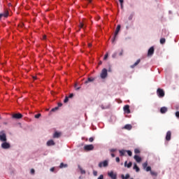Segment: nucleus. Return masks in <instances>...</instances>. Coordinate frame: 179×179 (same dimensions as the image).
Returning <instances> with one entry per match:
<instances>
[{"instance_id": "1", "label": "nucleus", "mask_w": 179, "mask_h": 179, "mask_svg": "<svg viewBox=\"0 0 179 179\" xmlns=\"http://www.w3.org/2000/svg\"><path fill=\"white\" fill-rule=\"evenodd\" d=\"M120 30H121V25L118 24L115 31V34L112 41L113 43H114V41L117 40V37L118 36V33H120Z\"/></svg>"}, {"instance_id": "2", "label": "nucleus", "mask_w": 179, "mask_h": 179, "mask_svg": "<svg viewBox=\"0 0 179 179\" xmlns=\"http://www.w3.org/2000/svg\"><path fill=\"white\" fill-rule=\"evenodd\" d=\"M107 76H108L107 69H103L100 73L101 79H106Z\"/></svg>"}, {"instance_id": "3", "label": "nucleus", "mask_w": 179, "mask_h": 179, "mask_svg": "<svg viewBox=\"0 0 179 179\" xmlns=\"http://www.w3.org/2000/svg\"><path fill=\"white\" fill-rule=\"evenodd\" d=\"M8 139L6 138V133L5 131H0V141L1 142H6Z\"/></svg>"}, {"instance_id": "4", "label": "nucleus", "mask_w": 179, "mask_h": 179, "mask_svg": "<svg viewBox=\"0 0 179 179\" xmlns=\"http://www.w3.org/2000/svg\"><path fill=\"white\" fill-rule=\"evenodd\" d=\"M9 16V11L6 10L2 13H0V20H2V19H6Z\"/></svg>"}, {"instance_id": "5", "label": "nucleus", "mask_w": 179, "mask_h": 179, "mask_svg": "<svg viewBox=\"0 0 179 179\" xmlns=\"http://www.w3.org/2000/svg\"><path fill=\"white\" fill-rule=\"evenodd\" d=\"M157 94L158 97H160V98L163 97L165 95L164 90H163V89H161V88H158L157 90Z\"/></svg>"}, {"instance_id": "6", "label": "nucleus", "mask_w": 179, "mask_h": 179, "mask_svg": "<svg viewBox=\"0 0 179 179\" xmlns=\"http://www.w3.org/2000/svg\"><path fill=\"white\" fill-rule=\"evenodd\" d=\"M2 149H10V144L6 141H4L1 144Z\"/></svg>"}, {"instance_id": "7", "label": "nucleus", "mask_w": 179, "mask_h": 179, "mask_svg": "<svg viewBox=\"0 0 179 179\" xmlns=\"http://www.w3.org/2000/svg\"><path fill=\"white\" fill-rule=\"evenodd\" d=\"M84 149L89 152V150H93L94 149V146L93 145H86L84 146Z\"/></svg>"}, {"instance_id": "8", "label": "nucleus", "mask_w": 179, "mask_h": 179, "mask_svg": "<svg viewBox=\"0 0 179 179\" xmlns=\"http://www.w3.org/2000/svg\"><path fill=\"white\" fill-rule=\"evenodd\" d=\"M23 117V115L22 113H15L13 115V118H15V120H20V118Z\"/></svg>"}, {"instance_id": "9", "label": "nucleus", "mask_w": 179, "mask_h": 179, "mask_svg": "<svg viewBox=\"0 0 179 179\" xmlns=\"http://www.w3.org/2000/svg\"><path fill=\"white\" fill-rule=\"evenodd\" d=\"M107 166H108V161L107 160H105L99 164V167H107Z\"/></svg>"}, {"instance_id": "10", "label": "nucleus", "mask_w": 179, "mask_h": 179, "mask_svg": "<svg viewBox=\"0 0 179 179\" xmlns=\"http://www.w3.org/2000/svg\"><path fill=\"white\" fill-rule=\"evenodd\" d=\"M153 54H155V48L154 47H151L148 52V57H152V55H153Z\"/></svg>"}, {"instance_id": "11", "label": "nucleus", "mask_w": 179, "mask_h": 179, "mask_svg": "<svg viewBox=\"0 0 179 179\" xmlns=\"http://www.w3.org/2000/svg\"><path fill=\"white\" fill-rule=\"evenodd\" d=\"M123 110L126 114H131V110H129V105H126L124 106Z\"/></svg>"}, {"instance_id": "12", "label": "nucleus", "mask_w": 179, "mask_h": 179, "mask_svg": "<svg viewBox=\"0 0 179 179\" xmlns=\"http://www.w3.org/2000/svg\"><path fill=\"white\" fill-rule=\"evenodd\" d=\"M108 176L111 178V179H117V173H114L113 171H110L108 173Z\"/></svg>"}, {"instance_id": "13", "label": "nucleus", "mask_w": 179, "mask_h": 179, "mask_svg": "<svg viewBox=\"0 0 179 179\" xmlns=\"http://www.w3.org/2000/svg\"><path fill=\"white\" fill-rule=\"evenodd\" d=\"M167 110H168V109H167V107H166V106L162 107L160 108L161 114H166V113H167Z\"/></svg>"}, {"instance_id": "14", "label": "nucleus", "mask_w": 179, "mask_h": 179, "mask_svg": "<svg viewBox=\"0 0 179 179\" xmlns=\"http://www.w3.org/2000/svg\"><path fill=\"white\" fill-rule=\"evenodd\" d=\"M134 159L137 162V163H141L142 162V158L138 155H134Z\"/></svg>"}, {"instance_id": "15", "label": "nucleus", "mask_w": 179, "mask_h": 179, "mask_svg": "<svg viewBox=\"0 0 179 179\" xmlns=\"http://www.w3.org/2000/svg\"><path fill=\"white\" fill-rule=\"evenodd\" d=\"M61 135H62V133L58 132V131H55V134H53V138H59L61 136Z\"/></svg>"}, {"instance_id": "16", "label": "nucleus", "mask_w": 179, "mask_h": 179, "mask_svg": "<svg viewBox=\"0 0 179 179\" xmlns=\"http://www.w3.org/2000/svg\"><path fill=\"white\" fill-rule=\"evenodd\" d=\"M171 139V131H169L166 133V141H170Z\"/></svg>"}, {"instance_id": "17", "label": "nucleus", "mask_w": 179, "mask_h": 179, "mask_svg": "<svg viewBox=\"0 0 179 179\" xmlns=\"http://www.w3.org/2000/svg\"><path fill=\"white\" fill-rule=\"evenodd\" d=\"M127 163H128V162H124V167H127V169H131V167H132V162H129L128 164H127Z\"/></svg>"}, {"instance_id": "18", "label": "nucleus", "mask_w": 179, "mask_h": 179, "mask_svg": "<svg viewBox=\"0 0 179 179\" xmlns=\"http://www.w3.org/2000/svg\"><path fill=\"white\" fill-rule=\"evenodd\" d=\"M55 145V143L52 140H50L47 142L48 146H54Z\"/></svg>"}, {"instance_id": "19", "label": "nucleus", "mask_w": 179, "mask_h": 179, "mask_svg": "<svg viewBox=\"0 0 179 179\" xmlns=\"http://www.w3.org/2000/svg\"><path fill=\"white\" fill-rule=\"evenodd\" d=\"M124 128V129H127L128 131H131V129H132V125L126 124Z\"/></svg>"}, {"instance_id": "20", "label": "nucleus", "mask_w": 179, "mask_h": 179, "mask_svg": "<svg viewBox=\"0 0 179 179\" xmlns=\"http://www.w3.org/2000/svg\"><path fill=\"white\" fill-rule=\"evenodd\" d=\"M139 62H141V59H138L133 65L131 66V68H135V66L139 65Z\"/></svg>"}, {"instance_id": "21", "label": "nucleus", "mask_w": 179, "mask_h": 179, "mask_svg": "<svg viewBox=\"0 0 179 179\" xmlns=\"http://www.w3.org/2000/svg\"><path fill=\"white\" fill-rule=\"evenodd\" d=\"M120 156H125V153H127V150H119Z\"/></svg>"}, {"instance_id": "22", "label": "nucleus", "mask_w": 179, "mask_h": 179, "mask_svg": "<svg viewBox=\"0 0 179 179\" xmlns=\"http://www.w3.org/2000/svg\"><path fill=\"white\" fill-rule=\"evenodd\" d=\"M94 78H88L87 80H86L85 82V85H87V83H89V82H94Z\"/></svg>"}, {"instance_id": "23", "label": "nucleus", "mask_w": 179, "mask_h": 179, "mask_svg": "<svg viewBox=\"0 0 179 179\" xmlns=\"http://www.w3.org/2000/svg\"><path fill=\"white\" fill-rule=\"evenodd\" d=\"M78 169L80 171L81 174H86V171L83 170L80 165H78Z\"/></svg>"}, {"instance_id": "24", "label": "nucleus", "mask_w": 179, "mask_h": 179, "mask_svg": "<svg viewBox=\"0 0 179 179\" xmlns=\"http://www.w3.org/2000/svg\"><path fill=\"white\" fill-rule=\"evenodd\" d=\"M133 169L134 170H136V173H138V171H140L139 167L138 166V165H136V164H134Z\"/></svg>"}, {"instance_id": "25", "label": "nucleus", "mask_w": 179, "mask_h": 179, "mask_svg": "<svg viewBox=\"0 0 179 179\" xmlns=\"http://www.w3.org/2000/svg\"><path fill=\"white\" fill-rule=\"evenodd\" d=\"M64 168L68 167V164H64L63 162H62V163L60 164L59 168H60V169H64Z\"/></svg>"}, {"instance_id": "26", "label": "nucleus", "mask_w": 179, "mask_h": 179, "mask_svg": "<svg viewBox=\"0 0 179 179\" xmlns=\"http://www.w3.org/2000/svg\"><path fill=\"white\" fill-rule=\"evenodd\" d=\"M121 178H122V179H128V178H129V174L127 173V174H126V176L122 175V176H121Z\"/></svg>"}, {"instance_id": "27", "label": "nucleus", "mask_w": 179, "mask_h": 179, "mask_svg": "<svg viewBox=\"0 0 179 179\" xmlns=\"http://www.w3.org/2000/svg\"><path fill=\"white\" fill-rule=\"evenodd\" d=\"M166 43V38H162L160 39V44H164Z\"/></svg>"}, {"instance_id": "28", "label": "nucleus", "mask_w": 179, "mask_h": 179, "mask_svg": "<svg viewBox=\"0 0 179 179\" xmlns=\"http://www.w3.org/2000/svg\"><path fill=\"white\" fill-rule=\"evenodd\" d=\"M15 26H17V27H24V23H20V24H17Z\"/></svg>"}, {"instance_id": "29", "label": "nucleus", "mask_w": 179, "mask_h": 179, "mask_svg": "<svg viewBox=\"0 0 179 179\" xmlns=\"http://www.w3.org/2000/svg\"><path fill=\"white\" fill-rule=\"evenodd\" d=\"M163 36H166V37L169 36V31L164 30L163 31Z\"/></svg>"}, {"instance_id": "30", "label": "nucleus", "mask_w": 179, "mask_h": 179, "mask_svg": "<svg viewBox=\"0 0 179 179\" xmlns=\"http://www.w3.org/2000/svg\"><path fill=\"white\" fill-rule=\"evenodd\" d=\"M151 176H155V177L157 176V173L153 171H150Z\"/></svg>"}, {"instance_id": "31", "label": "nucleus", "mask_w": 179, "mask_h": 179, "mask_svg": "<svg viewBox=\"0 0 179 179\" xmlns=\"http://www.w3.org/2000/svg\"><path fill=\"white\" fill-rule=\"evenodd\" d=\"M134 153H135L136 155H138V153H141V150H139V149H138V148H136V149L134 150Z\"/></svg>"}, {"instance_id": "32", "label": "nucleus", "mask_w": 179, "mask_h": 179, "mask_svg": "<svg viewBox=\"0 0 179 179\" xmlns=\"http://www.w3.org/2000/svg\"><path fill=\"white\" fill-rule=\"evenodd\" d=\"M78 27H80V29H83V27H85V24L83 23H80L78 24Z\"/></svg>"}, {"instance_id": "33", "label": "nucleus", "mask_w": 179, "mask_h": 179, "mask_svg": "<svg viewBox=\"0 0 179 179\" xmlns=\"http://www.w3.org/2000/svg\"><path fill=\"white\" fill-rule=\"evenodd\" d=\"M59 108L58 106H57V107H55V108H52L51 111H52V113H54V112L57 111Z\"/></svg>"}, {"instance_id": "34", "label": "nucleus", "mask_w": 179, "mask_h": 179, "mask_svg": "<svg viewBox=\"0 0 179 179\" xmlns=\"http://www.w3.org/2000/svg\"><path fill=\"white\" fill-rule=\"evenodd\" d=\"M143 169H146L148 167V162H144L143 164Z\"/></svg>"}, {"instance_id": "35", "label": "nucleus", "mask_w": 179, "mask_h": 179, "mask_svg": "<svg viewBox=\"0 0 179 179\" xmlns=\"http://www.w3.org/2000/svg\"><path fill=\"white\" fill-rule=\"evenodd\" d=\"M145 171H152V167H150V166H147V167L145 168Z\"/></svg>"}, {"instance_id": "36", "label": "nucleus", "mask_w": 179, "mask_h": 179, "mask_svg": "<svg viewBox=\"0 0 179 179\" xmlns=\"http://www.w3.org/2000/svg\"><path fill=\"white\" fill-rule=\"evenodd\" d=\"M68 101H69V98L68 96H66L64 100V103H68Z\"/></svg>"}, {"instance_id": "37", "label": "nucleus", "mask_w": 179, "mask_h": 179, "mask_svg": "<svg viewBox=\"0 0 179 179\" xmlns=\"http://www.w3.org/2000/svg\"><path fill=\"white\" fill-rule=\"evenodd\" d=\"M126 152L128 154L129 156H132V152L131 150H126Z\"/></svg>"}, {"instance_id": "38", "label": "nucleus", "mask_w": 179, "mask_h": 179, "mask_svg": "<svg viewBox=\"0 0 179 179\" xmlns=\"http://www.w3.org/2000/svg\"><path fill=\"white\" fill-rule=\"evenodd\" d=\"M119 55H120V57H122V55H124V50H121V51L120 52V53H119Z\"/></svg>"}, {"instance_id": "39", "label": "nucleus", "mask_w": 179, "mask_h": 179, "mask_svg": "<svg viewBox=\"0 0 179 179\" xmlns=\"http://www.w3.org/2000/svg\"><path fill=\"white\" fill-rule=\"evenodd\" d=\"M41 117V114L38 113L35 115V118H40Z\"/></svg>"}, {"instance_id": "40", "label": "nucleus", "mask_w": 179, "mask_h": 179, "mask_svg": "<svg viewBox=\"0 0 179 179\" xmlns=\"http://www.w3.org/2000/svg\"><path fill=\"white\" fill-rule=\"evenodd\" d=\"M119 2H120L121 8H123L124 0H119Z\"/></svg>"}, {"instance_id": "41", "label": "nucleus", "mask_w": 179, "mask_h": 179, "mask_svg": "<svg viewBox=\"0 0 179 179\" xmlns=\"http://www.w3.org/2000/svg\"><path fill=\"white\" fill-rule=\"evenodd\" d=\"M112 58H117V52H115L112 55Z\"/></svg>"}, {"instance_id": "42", "label": "nucleus", "mask_w": 179, "mask_h": 179, "mask_svg": "<svg viewBox=\"0 0 179 179\" xmlns=\"http://www.w3.org/2000/svg\"><path fill=\"white\" fill-rule=\"evenodd\" d=\"M108 58V53H106L103 57V59L106 60Z\"/></svg>"}, {"instance_id": "43", "label": "nucleus", "mask_w": 179, "mask_h": 179, "mask_svg": "<svg viewBox=\"0 0 179 179\" xmlns=\"http://www.w3.org/2000/svg\"><path fill=\"white\" fill-rule=\"evenodd\" d=\"M101 108L102 110H106V109L108 108V107H107V106L104 107V106L101 105Z\"/></svg>"}, {"instance_id": "44", "label": "nucleus", "mask_w": 179, "mask_h": 179, "mask_svg": "<svg viewBox=\"0 0 179 179\" xmlns=\"http://www.w3.org/2000/svg\"><path fill=\"white\" fill-rule=\"evenodd\" d=\"M75 88H76V90H80V87H77L76 84L75 85Z\"/></svg>"}, {"instance_id": "45", "label": "nucleus", "mask_w": 179, "mask_h": 179, "mask_svg": "<svg viewBox=\"0 0 179 179\" xmlns=\"http://www.w3.org/2000/svg\"><path fill=\"white\" fill-rule=\"evenodd\" d=\"M93 175L96 177L97 176V171H93Z\"/></svg>"}, {"instance_id": "46", "label": "nucleus", "mask_w": 179, "mask_h": 179, "mask_svg": "<svg viewBox=\"0 0 179 179\" xmlns=\"http://www.w3.org/2000/svg\"><path fill=\"white\" fill-rule=\"evenodd\" d=\"M93 141H94V138H93V137H90V138H89V141H90V142H93Z\"/></svg>"}, {"instance_id": "47", "label": "nucleus", "mask_w": 179, "mask_h": 179, "mask_svg": "<svg viewBox=\"0 0 179 179\" xmlns=\"http://www.w3.org/2000/svg\"><path fill=\"white\" fill-rule=\"evenodd\" d=\"M132 17H134V15L131 14L129 17V20H132Z\"/></svg>"}, {"instance_id": "48", "label": "nucleus", "mask_w": 179, "mask_h": 179, "mask_svg": "<svg viewBox=\"0 0 179 179\" xmlns=\"http://www.w3.org/2000/svg\"><path fill=\"white\" fill-rule=\"evenodd\" d=\"M104 178V176L103 175H100L99 177L98 178V179H103Z\"/></svg>"}, {"instance_id": "49", "label": "nucleus", "mask_w": 179, "mask_h": 179, "mask_svg": "<svg viewBox=\"0 0 179 179\" xmlns=\"http://www.w3.org/2000/svg\"><path fill=\"white\" fill-rule=\"evenodd\" d=\"M117 163H120V157H117L115 159Z\"/></svg>"}, {"instance_id": "50", "label": "nucleus", "mask_w": 179, "mask_h": 179, "mask_svg": "<svg viewBox=\"0 0 179 179\" xmlns=\"http://www.w3.org/2000/svg\"><path fill=\"white\" fill-rule=\"evenodd\" d=\"M73 97V94H70L69 96V99H72Z\"/></svg>"}, {"instance_id": "51", "label": "nucleus", "mask_w": 179, "mask_h": 179, "mask_svg": "<svg viewBox=\"0 0 179 179\" xmlns=\"http://www.w3.org/2000/svg\"><path fill=\"white\" fill-rule=\"evenodd\" d=\"M59 108V107H62V103H58V106Z\"/></svg>"}, {"instance_id": "52", "label": "nucleus", "mask_w": 179, "mask_h": 179, "mask_svg": "<svg viewBox=\"0 0 179 179\" xmlns=\"http://www.w3.org/2000/svg\"><path fill=\"white\" fill-rule=\"evenodd\" d=\"M176 117H177L178 118H179V112H178V111H177V112L176 113Z\"/></svg>"}, {"instance_id": "53", "label": "nucleus", "mask_w": 179, "mask_h": 179, "mask_svg": "<svg viewBox=\"0 0 179 179\" xmlns=\"http://www.w3.org/2000/svg\"><path fill=\"white\" fill-rule=\"evenodd\" d=\"M55 171V168L52 167L50 169V171L54 172Z\"/></svg>"}, {"instance_id": "54", "label": "nucleus", "mask_w": 179, "mask_h": 179, "mask_svg": "<svg viewBox=\"0 0 179 179\" xmlns=\"http://www.w3.org/2000/svg\"><path fill=\"white\" fill-rule=\"evenodd\" d=\"M34 173H35L34 169H31V174H34Z\"/></svg>"}, {"instance_id": "55", "label": "nucleus", "mask_w": 179, "mask_h": 179, "mask_svg": "<svg viewBox=\"0 0 179 179\" xmlns=\"http://www.w3.org/2000/svg\"><path fill=\"white\" fill-rule=\"evenodd\" d=\"M46 38H47V36L43 35V40H45Z\"/></svg>"}, {"instance_id": "56", "label": "nucleus", "mask_w": 179, "mask_h": 179, "mask_svg": "<svg viewBox=\"0 0 179 179\" xmlns=\"http://www.w3.org/2000/svg\"><path fill=\"white\" fill-rule=\"evenodd\" d=\"M111 157H115V155L114 153H112V154H111Z\"/></svg>"}, {"instance_id": "57", "label": "nucleus", "mask_w": 179, "mask_h": 179, "mask_svg": "<svg viewBox=\"0 0 179 179\" xmlns=\"http://www.w3.org/2000/svg\"><path fill=\"white\" fill-rule=\"evenodd\" d=\"M88 3H92V0H87Z\"/></svg>"}, {"instance_id": "58", "label": "nucleus", "mask_w": 179, "mask_h": 179, "mask_svg": "<svg viewBox=\"0 0 179 179\" xmlns=\"http://www.w3.org/2000/svg\"><path fill=\"white\" fill-rule=\"evenodd\" d=\"M33 79H34V80H36V79H37V77L36 76H33Z\"/></svg>"}, {"instance_id": "59", "label": "nucleus", "mask_w": 179, "mask_h": 179, "mask_svg": "<svg viewBox=\"0 0 179 179\" xmlns=\"http://www.w3.org/2000/svg\"><path fill=\"white\" fill-rule=\"evenodd\" d=\"M115 150H116L115 149H111L110 152H115Z\"/></svg>"}, {"instance_id": "60", "label": "nucleus", "mask_w": 179, "mask_h": 179, "mask_svg": "<svg viewBox=\"0 0 179 179\" xmlns=\"http://www.w3.org/2000/svg\"><path fill=\"white\" fill-rule=\"evenodd\" d=\"M88 47H92V43H88Z\"/></svg>"}, {"instance_id": "61", "label": "nucleus", "mask_w": 179, "mask_h": 179, "mask_svg": "<svg viewBox=\"0 0 179 179\" xmlns=\"http://www.w3.org/2000/svg\"><path fill=\"white\" fill-rule=\"evenodd\" d=\"M101 64H103V62H99V65H101Z\"/></svg>"}, {"instance_id": "62", "label": "nucleus", "mask_w": 179, "mask_h": 179, "mask_svg": "<svg viewBox=\"0 0 179 179\" xmlns=\"http://www.w3.org/2000/svg\"><path fill=\"white\" fill-rule=\"evenodd\" d=\"M108 72H111V69L109 68Z\"/></svg>"}, {"instance_id": "63", "label": "nucleus", "mask_w": 179, "mask_h": 179, "mask_svg": "<svg viewBox=\"0 0 179 179\" xmlns=\"http://www.w3.org/2000/svg\"><path fill=\"white\" fill-rule=\"evenodd\" d=\"M0 120H1V115H0Z\"/></svg>"}, {"instance_id": "64", "label": "nucleus", "mask_w": 179, "mask_h": 179, "mask_svg": "<svg viewBox=\"0 0 179 179\" xmlns=\"http://www.w3.org/2000/svg\"><path fill=\"white\" fill-rule=\"evenodd\" d=\"M131 179H134V178H131Z\"/></svg>"}]
</instances>
